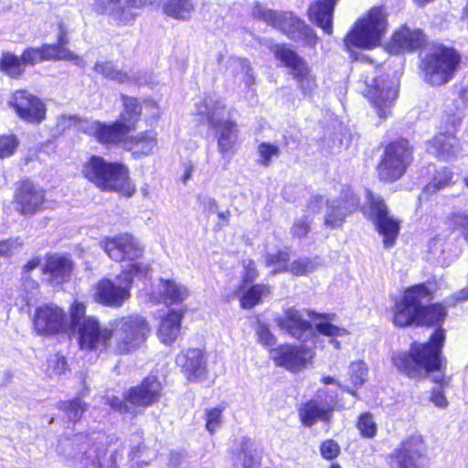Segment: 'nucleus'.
I'll use <instances>...</instances> for the list:
<instances>
[{"mask_svg": "<svg viewBox=\"0 0 468 468\" xmlns=\"http://www.w3.org/2000/svg\"><path fill=\"white\" fill-rule=\"evenodd\" d=\"M435 293L436 284L432 286V282L426 281L406 287L393 301L390 320L395 327H434L426 341H413L408 350L391 355L392 366L404 376L417 377L421 368L440 370L445 365L446 331L442 324L448 310L443 302L423 303L431 301Z\"/></svg>", "mask_w": 468, "mask_h": 468, "instance_id": "nucleus-1", "label": "nucleus"}, {"mask_svg": "<svg viewBox=\"0 0 468 468\" xmlns=\"http://www.w3.org/2000/svg\"><path fill=\"white\" fill-rule=\"evenodd\" d=\"M388 26V13L385 7L375 5L356 19L343 38L344 48L352 62L359 61L372 66V71L365 70L360 75V80L365 85L362 95L380 121L391 116L399 97V90L384 72L381 63L360 54L357 50H370L378 47Z\"/></svg>", "mask_w": 468, "mask_h": 468, "instance_id": "nucleus-2", "label": "nucleus"}, {"mask_svg": "<svg viewBox=\"0 0 468 468\" xmlns=\"http://www.w3.org/2000/svg\"><path fill=\"white\" fill-rule=\"evenodd\" d=\"M86 312V304L80 301H73L69 308V325L81 351L130 356L144 346L151 335L149 322L139 314L117 316L103 327L96 316H87Z\"/></svg>", "mask_w": 468, "mask_h": 468, "instance_id": "nucleus-3", "label": "nucleus"}, {"mask_svg": "<svg viewBox=\"0 0 468 468\" xmlns=\"http://www.w3.org/2000/svg\"><path fill=\"white\" fill-rule=\"evenodd\" d=\"M57 29V43L26 48L19 56L4 51L0 56V72L11 80H20L24 77L27 67H34L45 61L71 58L72 54L66 48L68 31L64 23L58 22Z\"/></svg>", "mask_w": 468, "mask_h": 468, "instance_id": "nucleus-4", "label": "nucleus"}, {"mask_svg": "<svg viewBox=\"0 0 468 468\" xmlns=\"http://www.w3.org/2000/svg\"><path fill=\"white\" fill-rule=\"evenodd\" d=\"M81 176L101 192L117 193L130 198L137 190L126 164L108 161L98 154H91L83 163Z\"/></svg>", "mask_w": 468, "mask_h": 468, "instance_id": "nucleus-5", "label": "nucleus"}, {"mask_svg": "<svg viewBox=\"0 0 468 468\" xmlns=\"http://www.w3.org/2000/svg\"><path fill=\"white\" fill-rule=\"evenodd\" d=\"M462 62L463 57L457 48L433 42L420 58L418 69L426 84L441 87L454 78Z\"/></svg>", "mask_w": 468, "mask_h": 468, "instance_id": "nucleus-6", "label": "nucleus"}, {"mask_svg": "<svg viewBox=\"0 0 468 468\" xmlns=\"http://www.w3.org/2000/svg\"><path fill=\"white\" fill-rule=\"evenodd\" d=\"M122 111L117 120L112 122L95 121L91 124V132L89 133L98 144H114L119 142L125 133L135 130L142 119L143 107L155 108V101L151 99L140 100L139 98L121 95Z\"/></svg>", "mask_w": 468, "mask_h": 468, "instance_id": "nucleus-7", "label": "nucleus"}, {"mask_svg": "<svg viewBox=\"0 0 468 468\" xmlns=\"http://www.w3.org/2000/svg\"><path fill=\"white\" fill-rule=\"evenodd\" d=\"M151 271V264H127L118 275L123 285L116 284L110 278H101L94 285L93 301L106 307H122L131 298V289L134 280L146 279Z\"/></svg>", "mask_w": 468, "mask_h": 468, "instance_id": "nucleus-8", "label": "nucleus"}, {"mask_svg": "<svg viewBox=\"0 0 468 468\" xmlns=\"http://www.w3.org/2000/svg\"><path fill=\"white\" fill-rule=\"evenodd\" d=\"M382 153L376 165L377 178L393 184L408 173L414 161V146L406 137H398L381 144Z\"/></svg>", "mask_w": 468, "mask_h": 468, "instance_id": "nucleus-9", "label": "nucleus"}, {"mask_svg": "<svg viewBox=\"0 0 468 468\" xmlns=\"http://www.w3.org/2000/svg\"><path fill=\"white\" fill-rule=\"evenodd\" d=\"M253 16L278 29L292 40H301L304 47L314 48L318 37L314 30L304 20L292 12L275 11L256 4Z\"/></svg>", "mask_w": 468, "mask_h": 468, "instance_id": "nucleus-10", "label": "nucleus"}, {"mask_svg": "<svg viewBox=\"0 0 468 468\" xmlns=\"http://www.w3.org/2000/svg\"><path fill=\"white\" fill-rule=\"evenodd\" d=\"M343 409V404L335 391L328 388H318L315 398L302 402L297 408V414L301 424L311 428L317 421L329 424L334 412Z\"/></svg>", "mask_w": 468, "mask_h": 468, "instance_id": "nucleus-11", "label": "nucleus"}, {"mask_svg": "<svg viewBox=\"0 0 468 468\" xmlns=\"http://www.w3.org/2000/svg\"><path fill=\"white\" fill-rule=\"evenodd\" d=\"M274 58L281 66L289 70L303 96H311L317 88L316 77L305 58L288 44H275L271 47Z\"/></svg>", "mask_w": 468, "mask_h": 468, "instance_id": "nucleus-12", "label": "nucleus"}, {"mask_svg": "<svg viewBox=\"0 0 468 468\" xmlns=\"http://www.w3.org/2000/svg\"><path fill=\"white\" fill-rule=\"evenodd\" d=\"M461 123V117L455 114L446 115L441 122V130L427 141L428 153L441 162L455 159L462 148L457 136Z\"/></svg>", "mask_w": 468, "mask_h": 468, "instance_id": "nucleus-13", "label": "nucleus"}, {"mask_svg": "<svg viewBox=\"0 0 468 468\" xmlns=\"http://www.w3.org/2000/svg\"><path fill=\"white\" fill-rule=\"evenodd\" d=\"M100 245L107 256L115 262L149 264L140 261L144 254V246L130 232L104 237Z\"/></svg>", "mask_w": 468, "mask_h": 468, "instance_id": "nucleus-14", "label": "nucleus"}, {"mask_svg": "<svg viewBox=\"0 0 468 468\" xmlns=\"http://www.w3.org/2000/svg\"><path fill=\"white\" fill-rule=\"evenodd\" d=\"M367 217L373 220L377 231L383 238L386 248L395 245L399 233V221L389 216L388 206L381 197L375 196L371 191L367 193Z\"/></svg>", "mask_w": 468, "mask_h": 468, "instance_id": "nucleus-15", "label": "nucleus"}, {"mask_svg": "<svg viewBox=\"0 0 468 468\" xmlns=\"http://www.w3.org/2000/svg\"><path fill=\"white\" fill-rule=\"evenodd\" d=\"M46 189L30 178L25 177L15 183L12 203L21 216H34L45 208Z\"/></svg>", "mask_w": 468, "mask_h": 468, "instance_id": "nucleus-16", "label": "nucleus"}, {"mask_svg": "<svg viewBox=\"0 0 468 468\" xmlns=\"http://www.w3.org/2000/svg\"><path fill=\"white\" fill-rule=\"evenodd\" d=\"M32 327L37 335L54 336L66 332L68 315L66 311L54 303L38 305L32 317Z\"/></svg>", "mask_w": 468, "mask_h": 468, "instance_id": "nucleus-17", "label": "nucleus"}, {"mask_svg": "<svg viewBox=\"0 0 468 468\" xmlns=\"http://www.w3.org/2000/svg\"><path fill=\"white\" fill-rule=\"evenodd\" d=\"M8 105L26 123L39 125L47 119L48 109L45 101L27 89L14 90Z\"/></svg>", "mask_w": 468, "mask_h": 468, "instance_id": "nucleus-18", "label": "nucleus"}, {"mask_svg": "<svg viewBox=\"0 0 468 468\" xmlns=\"http://www.w3.org/2000/svg\"><path fill=\"white\" fill-rule=\"evenodd\" d=\"M426 457L424 438L420 434L405 437L388 455L389 468H421L418 460Z\"/></svg>", "mask_w": 468, "mask_h": 468, "instance_id": "nucleus-19", "label": "nucleus"}, {"mask_svg": "<svg viewBox=\"0 0 468 468\" xmlns=\"http://www.w3.org/2000/svg\"><path fill=\"white\" fill-rule=\"evenodd\" d=\"M428 46V36L418 27L401 25L391 34L386 49L392 55L412 54Z\"/></svg>", "mask_w": 468, "mask_h": 468, "instance_id": "nucleus-20", "label": "nucleus"}, {"mask_svg": "<svg viewBox=\"0 0 468 468\" xmlns=\"http://www.w3.org/2000/svg\"><path fill=\"white\" fill-rule=\"evenodd\" d=\"M175 361L187 382L199 383L207 379L208 361L207 351L204 348L182 349L176 355Z\"/></svg>", "mask_w": 468, "mask_h": 468, "instance_id": "nucleus-21", "label": "nucleus"}, {"mask_svg": "<svg viewBox=\"0 0 468 468\" xmlns=\"http://www.w3.org/2000/svg\"><path fill=\"white\" fill-rule=\"evenodd\" d=\"M162 395L163 385L157 377L147 376L126 390L124 399L133 407L146 409L159 402Z\"/></svg>", "mask_w": 468, "mask_h": 468, "instance_id": "nucleus-22", "label": "nucleus"}, {"mask_svg": "<svg viewBox=\"0 0 468 468\" xmlns=\"http://www.w3.org/2000/svg\"><path fill=\"white\" fill-rule=\"evenodd\" d=\"M313 356V351L305 346L283 344L271 350V359L277 367L298 372L306 367Z\"/></svg>", "mask_w": 468, "mask_h": 468, "instance_id": "nucleus-23", "label": "nucleus"}, {"mask_svg": "<svg viewBox=\"0 0 468 468\" xmlns=\"http://www.w3.org/2000/svg\"><path fill=\"white\" fill-rule=\"evenodd\" d=\"M106 147L122 145L133 158L141 159L152 155L157 149L158 133L153 129L144 130L134 135L125 133L122 138L114 144H101Z\"/></svg>", "mask_w": 468, "mask_h": 468, "instance_id": "nucleus-24", "label": "nucleus"}, {"mask_svg": "<svg viewBox=\"0 0 468 468\" xmlns=\"http://www.w3.org/2000/svg\"><path fill=\"white\" fill-rule=\"evenodd\" d=\"M206 120L212 129L218 130L217 144L218 152L222 154H233L238 141L239 126L231 119L216 120L214 112L206 114Z\"/></svg>", "mask_w": 468, "mask_h": 468, "instance_id": "nucleus-25", "label": "nucleus"}, {"mask_svg": "<svg viewBox=\"0 0 468 468\" xmlns=\"http://www.w3.org/2000/svg\"><path fill=\"white\" fill-rule=\"evenodd\" d=\"M44 261L41 272L48 275L49 282L62 284L69 281L74 271V262L70 255L47 253Z\"/></svg>", "mask_w": 468, "mask_h": 468, "instance_id": "nucleus-26", "label": "nucleus"}, {"mask_svg": "<svg viewBox=\"0 0 468 468\" xmlns=\"http://www.w3.org/2000/svg\"><path fill=\"white\" fill-rule=\"evenodd\" d=\"M447 367V358L445 357V365L442 369L428 371L424 368H421V372L417 377H410L407 378L414 380H422L434 373H438L437 377H432L431 381L437 385V388H434L431 391L430 400L438 408L445 409L448 406V400L444 394V389L450 386L452 381V376H446L445 370Z\"/></svg>", "mask_w": 468, "mask_h": 468, "instance_id": "nucleus-27", "label": "nucleus"}, {"mask_svg": "<svg viewBox=\"0 0 468 468\" xmlns=\"http://www.w3.org/2000/svg\"><path fill=\"white\" fill-rule=\"evenodd\" d=\"M335 0H315L307 9L311 22L320 27L325 34H333V18Z\"/></svg>", "mask_w": 468, "mask_h": 468, "instance_id": "nucleus-28", "label": "nucleus"}, {"mask_svg": "<svg viewBox=\"0 0 468 468\" xmlns=\"http://www.w3.org/2000/svg\"><path fill=\"white\" fill-rule=\"evenodd\" d=\"M186 309L169 310L160 320L157 336L165 345H172L179 336Z\"/></svg>", "mask_w": 468, "mask_h": 468, "instance_id": "nucleus-29", "label": "nucleus"}, {"mask_svg": "<svg viewBox=\"0 0 468 468\" xmlns=\"http://www.w3.org/2000/svg\"><path fill=\"white\" fill-rule=\"evenodd\" d=\"M277 324L295 339H301L313 328L311 322L304 319L302 313L294 307L287 308L277 319Z\"/></svg>", "mask_w": 468, "mask_h": 468, "instance_id": "nucleus-30", "label": "nucleus"}, {"mask_svg": "<svg viewBox=\"0 0 468 468\" xmlns=\"http://www.w3.org/2000/svg\"><path fill=\"white\" fill-rule=\"evenodd\" d=\"M239 305L243 309H252L261 304L263 300L271 294V287L268 283H250L242 290L236 289Z\"/></svg>", "mask_w": 468, "mask_h": 468, "instance_id": "nucleus-31", "label": "nucleus"}, {"mask_svg": "<svg viewBox=\"0 0 468 468\" xmlns=\"http://www.w3.org/2000/svg\"><path fill=\"white\" fill-rule=\"evenodd\" d=\"M158 282L160 301L166 306L179 305L189 295V290L175 280L160 278Z\"/></svg>", "mask_w": 468, "mask_h": 468, "instance_id": "nucleus-32", "label": "nucleus"}, {"mask_svg": "<svg viewBox=\"0 0 468 468\" xmlns=\"http://www.w3.org/2000/svg\"><path fill=\"white\" fill-rule=\"evenodd\" d=\"M88 408V403L79 396L70 399L60 400L57 404V409L62 411L72 423L80 421Z\"/></svg>", "mask_w": 468, "mask_h": 468, "instance_id": "nucleus-33", "label": "nucleus"}, {"mask_svg": "<svg viewBox=\"0 0 468 468\" xmlns=\"http://www.w3.org/2000/svg\"><path fill=\"white\" fill-rule=\"evenodd\" d=\"M334 316V314L328 313L314 314V317L320 320V322L315 324L316 331L320 335L328 337L348 335L350 333L346 328L335 325L330 322Z\"/></svg>", "mask_w": 468, "mask_h": 468, "instance_id": "nucleus-34", "label": "nucleus"}, {"mask_svg": "<svg viewBox=\"0 0 468 468\" xmlns=\"http://www.w3.org/2000/svg\"><path fill=\"white\" fill-rule=\"evenodd\" d=\"M453 184V173L448 167L437 170L431 180L423 186V193L432 195Z\"/></svg>", "mask_w": 468, "mask_h": 468, "instance_id": "nucleus-35", "label": "nucleus"}, {"mask_svg": "<svg viewBox=\"0 0 468 468\" xmlns=\"http://www.w3.org/2000/svg\"><path fill=\"white\" fill-rule=\"evenodd\" d=\"M346 215H351L360 207L359 197L349 187L343 189L340 196L333 202Z\"/></svg>", "mask_w": 468, "mask_h": 468, "instance_id": "nucleus-36", "label": "nucleus"}, {"mask_svg": "<svg viewBox=\"0 0 468 468\" xmlns=\"http://www.w3.org/2000/svg\"><path fill=\"white\" fill-rule=\"evenodd\" d=\"M317 257L312 258H298L292 261L289 266L282 267V271H287L293 276H306L314 271L319 263L316 261Z\"/></svg>", "mask_w": 468, "mask_h": 468, "instance_id": "nucleus-37", "label": "nucleus"}, {"mask_svg": "<svg viewBox=\"0 0 468 468\" xmlns=\"http://www.w3.org/2000/svg\"><path fill=\"white\" fill-rule=\"evenodd\" d=\"M355 426L360 436L364 439H373L378 430L374 415L370 411L359 413L356 420Z\"/></svg>", "mask_w": 468, "mask_h": 468, "instance_id": "nucleus-38", "label": "nucleus"}, {"mask_svg": "<svg viewBox=\"0 0 468 468\" xmlns=\"http://www.w3.org/2000/svg\"><path fill=\"white\" fill-rule=\"evenodd\" d=\"M252 445L253 443L249 437L242 438L239 449L242 468H261L262 458L251 452Z\"/></svg>", "mask_w": 468, "mask_h": 468, "instance_id": "nucleus-39", "label": "nucleus"}, {"mask_svg": "<svg viewBox=\"0 0 468 468\" xmlns=\"http://www.w3.org/2000/svg\"><path fill=\"white\" fill-rule=\"evenodd\" d=\"M446 224L451 232L459 231L462 238L468 243V212L454 211L446 218Z\"/></svg>", "mask_w": 468, "mask_h": 468, "instance_id": "nucleus-40", "label": "nucleus"}, {"mask_svg": "<svg viewBox=\"0 0 468 468\" xmlns=\"http://www.w3.org/2000/svg\"><path fill=\"white\" fill-rule=\"evenodd\" d=\"M226 410V404L221 403L216 407L205 410V428L210 433L214 434L221 426L223 421V412Z\"/></svg>", "mask_w": 468, "mask_h": 468, "instance_id": "nucleus-41", "label": "nucleus"}, {"mask_svg": "<svg viewBox=\"0 0 468 468\" xmlns=\"http://www.w3.org/2000/svg\"><path fill=\"white\" fill-rule=\"evenodd\" d=\"M69 370L68 360L61 353L57 352L48 356L46 373L48 377L60 376Z\"/></svg>", "mask_w": 468, "mask_h": 468, "instance_id": "nucleus-42", "label": "nucleus"}, {"mask_svg": "<svg viewBox=\"0 0 468 468\" xmlns=\"http://www.w3.org/2000/svg\"><path fill=\"white\" fill-rule=\"evenodd\" d=\"M167 16L177 19H185L191 10L188 0H168L164 6Z\"/></svg>", "mask_w": 468, "mask_h": 468, "instance_id": "nucleus-43", "label": "nucleus"}, {"mask_svg": "<svg viewBox=\"0 0 468 468\" xmlns=\"http://www.w3.org/2000/svg\"><path fill=\"white\" fill-rule=\"evenodd\" d=\"M241 266L243 268L240 282L239 284V289L242 290L245 286L252 283L257 280L260 276V271L258 270L257 264L255 261L252 259H244L241 261Z\"/></svg>", "mask_w": 468, "mask_h": 468, "instance_id": "nucleus-44", "label": "nucleus"}, {"mask_svg": "<svg viewBox=\"0 0 468 468\" xmlns=\"http://www.w3.org/2000/svg\"><path fill=\"white\" fill-rule=\"evenodd\" d=\"M19 146V140L14 133L0 135V159L12 156Z\"/></svg>", "mask_w": 468, "mask_h": 468, "instance_id": "nucleus-45", "label": "nucleus"}, {"mask_svg": "<svg viewBox=\"0 0 468 468\" xmlns=\"http://www.w3.org/2000/svg\"><path fill=\"white\" fill-rule=\"evenodd\" d=\"M367 368L363 361H355L349 365V379L353 387H361L367 378Z\"/></svg>", "mask_w": 468, "mask_h": 468, "instance_id": "nucleus-46", "label": "nucleus"}, {"mask_svg": "<svg viewBox=\"0 0 468 468\" xmlns=\"http://www.w3.org/2000/svg\"><path fill=\"white\" fill-rule=\"evenodd\" d=\"M259 152V164L267 167L271 163V158L274 156H279L280 148L272 144L271 143H261L258 146Z\"/></svg>", "mask_w": 468, "mask_h": 468, "instance_id": "nucleus-47", "label": "nucleus"}, {"mask_svg": "<svg viewBox=\"0 0 468 468\" xmlns=\"http://www.w3.org/2000/svg\"><path fill=\"white\" fill-rule=\"evenodd\" d=\"M319 451L321 456L326 461L336 459L341 453L340 445L334 439H326L320 443Z\"/></svg>", "mask_w": 468, "mask_h": 468, "instance_id": "nucleus-48", "label": "nucleus"}, {"mask_svg": "<svg viewBox=\"0 0 468 468\" xmlns=\"http://www.w3.org/2000/svg\"><path fill=\"white\" fill-rule=\"evenodd\" d=\"M346 217L347 215L338 209L335 204H332L324 216V225L330 229L339 228L343 225Z\"/></svg>", "mask_w": 468, "mask_h": 468, "instance_id": "nucleus-49", "label": "nucleus"}, {"mask_svg": "<svg viewBox=\"0 0 468 468\" xmlns=\"http://www.w3.org/2000/svg\"><path fill=\"white\" fill-rule=\"evenodd\" d=\"M258 342L271 354L276 344V338L267 324H260L256 330Z\"/></svg>", "mask_w": 468, "mask_h": 468, "instance_id": "nucleus-50", "label": "nucleus"}, {"mask_svg": "<svg viewBox=\"0 0 468 468\" xmlns=\"http://www.w3.org/2000/svg\"><path fill=\"white\" fill-rule=\"evenodd\" d=\"M23 245L19 238H9L0 240V257H9Z\"/></svg>", "mask_w": 468, "mask_h": 468, "instance_id": "nucleus-51", "label": "nucleus"}, {"mask_svg": "<svg viewBox=\"0 0 468 468\" xmlns=\"http://www.w3.org/2000/svg\"><path fill=\"white\" fill-rule=\"evenodd\" d=\"M290 253L285 250H279L275 253L269 254L266 257L265 263L267 266H272L277 264H282L283 266H289Z\"/></svg>", "mask_w": 468, "mask_h": 468, "instance_id": "nucleus-52", "label": "nucleus"}, {"mask_svg": "<svg viewBox=\"0 0 468 468\" xmlns=\"http://www.w3.org/2000/svg\"><path fill=\"white\" fill-rule=\"evenodd\" d=\"M310 223L307 218L297 219L293 222L291 232L293 238H305L310 232Z\"/></svg>", "mask_w": 468, "mask_h": 468, "instance_id": "nucleus-53", "label": "nucleus"}, {"mask_svg": "<svg viewBox=\"0 0 468 468\" xmlns=\"http://www.w3.org/2000/svg\"><path fill=\"white\" fill-rule=\"evenodd\" d=\"M466 301H468V286L452 293L448 297L447 302L443 303L447 309L448 307H455L459 303Z\"/></svg>", "mask_w": 468, "mask_h": 468, "instance_id": "nucleus-54", "label": "nucleus"}, {"mask_svg": "<svg viewBox=\"0 0 468 468\" xmlns=\"http://www.w3.org/2000/svg\"><path fill=\"white\" fill-rule=\"evenodd\" d=\"M128 401L125 399H120L118 397H112L109 400V405L114 410H117L121 413H127L129 411V407L127 405Z\"/></svg>", "mask_w": 468, "mask_h": 468, "instance_id": "nucleus-55", "label": "nucleus"}, {"mask_svg": "<svg viewBox=\"0 0 468 468\" xmlns=\"http://www.w3.org/2000/svg\"><path fill=\"white\" fill-rule=\"evenodd\" d=\"M41 264V259L38 256L32 257L30 260H28L23 266H22V274L27 275L32 271H34L36 268L40 266Z\"/></svg>", "mask_w": 468, "mask_h": 468, "instance_id": "nucleus-56", "label": "nucleus"}, {"mask_svg": "<svg viewBox=\"0 0 468 468\" xmlns=\"http://www.w3.org/2000/svg\"><path fill=\"white\" fill-rule=\"evenodd\" d=\"M218 217L219 218V222H218L217 225L215 226V229L216 230H219L223 227H226V226L229 225V218H230V211L229 210H226V211H223V212H219L218 214Z\"/></svg>", "mask_w": 468, "mask_h": 468, "instance_id": "nucleus-57", "label": "nucleus"}, {"mask_svg": "<svg viewBox=\"0 0 468 468\" xmlns=\"http://www.w3.org/2000/svg\"><path fill=\"white\" fill-rule=\"evenodd\" d=\"M193 170H194V166L192 164H187L185 166V171L182 175V181L184 183H186L191 177Z\"/></svg>", "mask_w": 468, "mask_h": 468, "instance_id": "nucleus-58", "label": "nucleus"}, {"mask_svg": "<svg viewBox=\"0 0 468 468\" xmlns=\"http://www.w3.org/2000/svg\"><path fill=\"white\" fill-rule=\"evenodd\" d=\"M152 0H127V5L131 7H141L147 3H150Z\"/></svg>", "mask_w": 468, "mask_h": 468, "instance_id": "nucleus-59", "label": "nucleus"}, {"mask_svg": "<svg viewBox=\"0 0 468 468\" xmlns=\"http://www.w3.org/2000/svg\"><path fill=\"white\" fill-rule=\"evenodd\" d=\"M145 450H146V447L144 445V443H140L137 446L133 448L132 454L133 455V457H138L139 453Z\"/></svg>", "mask_w": 468, "mask_h": 468, "instance_id": "nucleus-60", "label": "nucleus"}, {"mask_svg": "<svg viewBox=\"0 0 468 468\" xmlns=\"http://www.w3.org/2000/svg\"><path fill=\"white\" fill-rule=\"evenodd\" d=\"M321 382L324 385L334 384L335 381L331 376L323 377Z\"/></svg>", "mask_w": 468, "mask_h": 468, "instance_id": "nucleus-61", "label": "nucleus"}, {"mask_svg": "<svg viewBox=\"0 0 468 468\" xmlns=\"http://www.w3.org/2000/svg\"><path fill=\"white\" fill-rule=\"evenodd\" d=\"M83 468H100V463L94 459H90V463L83 466Z\"/></svg>", "mask_w": 468, "mask_h": 468, "instance_id": "nucleus-62", "label": "nucleus"}, {"mask_svg": "<svg viewBox=\"0 0 468 468\" xmlns=\"http://www.w3.org/2000/svg\"><path fill=\"white\" fill-rule=\"evenodd\" d=\"M461 97L463 101H468V85L465 88L462 89Z\"/></svg>", "mask_w": 468, "mask_h": 468, "instance_id": "nucleus-63", "label": "nucleus"}, {"mask_svg": "<svg viewBox=\"0 0 468 468\" xmlns=\"http://www.w3.org/2000/svg\"><path fill=\"white\" fill-rule=\"evenodd\" d=\"M418 5L423 6L431 2H433L434 0H413Z\"/></svg>", "mask_w": 468, "mask_h": 468, "instance_id": "nucleus-64", "label": "nucleus"}]
</instances>
